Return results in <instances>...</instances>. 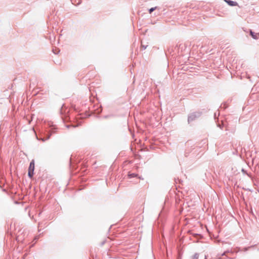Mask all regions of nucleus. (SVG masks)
<instances>
[{"instance_id":"1","label":"nucleus","mask_w":259,"mask_h":259,"mask_svg":"<svg viewBox=\"0 0 259 259\" xmlns=\"http://www.w3.org/2000/svg\"><path fill=\"white\" fill-rule=\"evenodd\" d=\"M201 115V112L196 111L190 113L188 117V122L189 123L194 121L196 119L199 117Z\"/></svg>"},{"instance_id":"2","label":"nucleus","mask_w":259,"mask_h":259,"mask_svg":"<svg viewBox=\"0 0 259 259\" xmlns=\"http://www.w3.org/2000/svg\"><path fill=\"white\" fill-rule=\"evenodd\" d=\"M34 161L32 160L29 164L28 168V176L30 178H31L34 174Z\"/></svg>"},{"instance_id":"3","label":"nucleus","mask_w":259,"mask_h":259,"mask_svg":"<svg viewBox=\"0 0 259 259\" xmlns=\"http://www.w3.org/2000/svg\"><path fill=\"white\" fill-rule=\"evenodd\" d=\"M50 126H52V131L51 132H50V133L48 134V135H47V137H46V138H42V139H41V140H42V141H44H44H46V140H48V139H50V137L51 136V135H52V133H54V132H54V131H53V130H54L56 129V127H55L54 125H50Z\"/></svg>"},{"instance_id":"4","label":"nucleus","mask_w":259,"mask_h":259,"mask_svg":"<svg viewBox=\"0 0 259 259\" xmlns=\"http://www.w3.org/2000/svg\"><path fill=\"white\" fill-rule=\"evenodd\" d=\"M226 2L230 6H236L238 5L236 2L232 1L231 0H225Z\"/></svg>"},{"instance_id":"5","label":"nucleus","mask_w":259,"mask_h":259,"mask_svg":"<svg viewBox=\"0 0 259 259\" xmlns=\"http://www.w3.org/2000/svg\"><path fill=\"white\" fill-rule=\"evenodd\" d=\"M250 34L251 35V36L255 39H257V37L256 36V34H255L252 31H250Z\"/></svg>"},{"instance_id":"6","label":"nucleus","mask_w":259,"mask_h":259,"mask_svg":"<svg viewBox=\"0 0 259 259\" xmlns=\"http://www.w3.org/2000/svg\"><path fill=\"white\" fill-rule=\"evenodd\" d=\"M241 171L244 174H245V175H247L249 178H251V175L250 174H248L246 172V171L244 169V168H242L241 169Z\"/></svg>"},{"instance_id":"7","label":"nucleus","mask_w":259,"mask_h":259,"mask_svg":"<svg viewBox=\"0 0 259 259\" xmlns=\"http://www.w3.org/2000/svg\"><path fill=\"white\" fill-rule=\"evenodd\" d=\"M128 176L130 178H132L137 177L138 175L136 174H135V173H132V174L130 173V174H128Z\"/></svg>"},{"instance_id":"8","label":"nucleus","mask_w":259,"mask_h":259,"mask_svg":"<svg viewBox=\"0 0 259 259\" xmlns=\"http://www.w3.org/2000/svg\"><path fill=\"white\" fill-rule=\"evenodd\" d=\"M199 254L198 253H195L193 256L192 259H198Z\"/></svg>"},{"instance_id":"9","label":"nucleus","mask_w":259,"mask_h":259,"mask_svg":"<svg viewBox=\"0 0 259 259\" xmlns=\"http://www.w3.org/2000/svg\"><path fill=\"white\" fill-rule=\"evenodd\" d=\"M156 9V7L151 8L149 10V13H151L152 12H153L155 9Z\"/></svg>"},{"instance_id":"10","label":"nucleus","mask_w":259,"mask_h":259,"mask_svg":"<svg viewBox=\"0 0 259 259\" xmlns=\"http://www.w3.org/2000/svg\"><path fill=\"white\" fill-rule=\"evenodd\" d=\"M141 47H142V49H143V50H145V49L147 48V46L144 45H143V44H142V45H141Z\"/></svg>"},{"instance_id":"11","label":"nucleus","mask_w":259,"mask_h":259,"mask_svg":"<svg viewBox=\"0 0 259 259\" xmlns=\"http://www.w3.org/2000/svg\"><path fill=\"white\" fill-rule=\"evenodd\" d=\"M229 252L228 251H227L224 252L222 254V255H225L227 252Z\"/></svg>"},{"instance_id":"12","label":"nucleus","mask_w":259,"mask_h":259,"mask_svg":"<svg viewBox=\"0 0 259 259\" xmlns=\"http://www.w3.org/2000/svg\"><path fill=\"white\" fill-rule=\"evenodd\" d=\"M217 116V113L215 112V113H214V118H215Z\"/></svg>"},{"instance_id":"13","label":"nucleus","mask_w":259,"mask_h":259,"mask_svg":"<svg viewBox=\"0 0 259 259\" xmlns=\"http://www.w3.org/2000/svg\"><path fill=\"white\" fill-rule=\"evenodd\" d=\"M17 239L18 240V241H20V239H19V237H17Z\"/></svg>"},{"instance_id":"14","label":"nucleus","mask_w":259,"mask_h":259,"mask_svg":"<svg viewBox=\"0 0 259 259\" xmlns=\"http://www.w3.org/2000/svg\"><path fill=\"white\" fill-rule=\"evenodd\" d=\"M67 127L69 128V125H67Z\"/></svg>"},{"instance_id":"15","label":"nucleus","mask_w":259,"mask_h":259,"mask_svg":"<svg viewBox=\"0 0 259 259\" xmlns=\"http://www.w3.org/2000/svg\"><path fill=\"white\" fill-rule=\"evenodd\" d=\"M205 259H207V258H206V255L205 256Z\"/></svg>"}]
</instances>
